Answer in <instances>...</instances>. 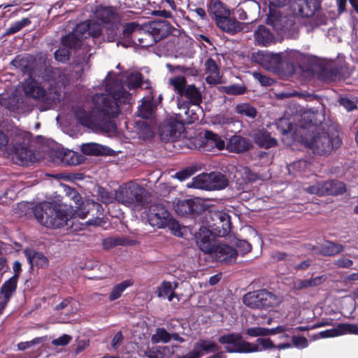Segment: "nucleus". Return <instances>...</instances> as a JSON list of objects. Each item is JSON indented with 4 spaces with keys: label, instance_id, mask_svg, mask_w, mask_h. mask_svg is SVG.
<instances>
[{
    "label": "nucleus",
    "instance_id": "obj_1",
    "mask_svg": "<svg viewBox=\"0 0 358 358\" xmlns=\"http://www.w3.org/2000/svg\"><path fill=\"white\" fill-rule=\"evenodd\" d=\"M217 341L220 344L227 345L224 349L229 353H249L275 348V345L268 338H259L256 340L257 343H251L243 340V336L239 333L222 335Z\"/></svg>",
    "mask_w": 358,
    "mask_h": 358
},
{
    "label": "nucleus",
    "instance_id": "obj_2",
    "mask_svg": "<svg viewBox=\"0 0 358 358\" xmlns=\"http://www.w3.org/2000/svg\"><path fill=\"white\" fill-rule=\"evenodd\" d=\"M33 213L37 221L49 229H61L67 225L69 220L66 210L55 203H40L34 208Z\"/></svg>",
    "mask_w": 358,
    "mask_h": 358
},
{
    "label": "nucleus",
    "instance_id": "obj_3",
    "mask_svg": "<svg viewBox=\"0 0 358 358\" xmlns=\"http://www.w3.org/2000/svg\"><path fill=\"white\" fill-rule=\"evenodd\" d=\"M108 96H103L100 110L103 115L115 117L120 113V103H126L129 99V94L117 80H109L106 84Z\"/></svg>",
    "mask_w": 358,
    "mask_h": 358
},
{
    "label": "nucleus",
    "instance_id": "obj_4",
    "mask_svg": "<svg viewBox=\"0 0 358 358\" xmlns=\"http://www.w3.org/2000/svg\"><path fill=\"white\" fill-rule=\"evenodd\" d=\"M149 192L141 185L132 181L126 182L115 191V200L124 206L143 208L148 203Z\"/></svg>",
    "mask_w": 358,
    "mask_h": 358
},
{
    "label": "nucleus",
    "instance_id": "obj_5",
    "mask_svg": "<svg viewBox=\"0 0 358 358\" xmlns=\"http://www.w3.org/2000/svg\"><path fill=\"white\" fill-rule=\"evenodd\" d=\"M269 23L277 31L287 32L294 29L295 25L294 14L283 15L281 9L287 6V1H268Z\"/></svg>",
    "mask_w": 358,
    "mask_h": 358
},
{
    "label": "nucleus",
    "instance_id": "obj_6",
    "mask_svg": "<svg viewBox=\"0 0 358 358\" xmlns=\"http://www.w3.org/2000/svg\"><path fill=\"white\" fill-rule=\"evenodd\" d=\"M303 141L306 147L319 155H329L333 150L338 148L342 144V140L338 136H330L327 132L318 133L310 139L304 138Z\"/></svg>",
    "mask_w": 358,
    "mask_h": 358
},
{
    "label": "nucleus",
    "instance_id": "obj_7",
    "mask_svg": "<svg viewBox=\"0 0 358 358\" xmlns=\"http://www.w3.org/2000/svg\"><path fill=\"white\" fill-rule=\"evenodd\" d=\"M243 302L249 308L262 309L274 307L278 303V299L273 292L260 289L244 294Z\"/></svg>",
    "mask_w": 358,
    "mask_h": 358
},
{
    "label": "nucleus",
    "instance_id": "obj_8",
    "mask_svg": "<svg viewBox=\"0 0 358 358\" xmlns=\"http://www.w3.org/2000/svg\"><path fill=\"white\" fill-rule=\"evenodd\" d=\"M148 223L154 227L163 229L171 227L174 230L178 224L174 221L171 213L162 203H154L149 206L147 213Z\"/></svg>",
    "mask_w": 358,
    "mask_h": 358
},
{
    "label": "nucleus",
    "instance_id": "obj_9",
    "mask_svg": "<svg viewBox=\"0 0 358 358\" xmlns=\"http://www.w3.org/2000/svg\"><path fill=\"white\" fill-rule=\"evenodd\" d=\"M194 185L196 188L208 191L218 190L228 185V180L220 172H210L197 176L194 179Z\"/></svg>",
    "mask_w": 358,
    "mask_h": 358
},
{
    "label": "nucleus",
    "instance_id": "obj_10",
    "mask_svg": "<svg viewBox=\"0 0 358 358\" xmlns=\"http://www.w3.org/2000/svg\"><path fill=\"white\" fill-rule=\"evenodd\" d=\"M304 189L308 194H317L318 196L341 195L347 191L345 184L336 180L317 182L306 187Z\"/></svg>",
    "mask_w": 358,
    "mask_h": 358
},
{
    "label": "nucleus",
    "instance_id": "obj_11",
    "mask_svg": "<svg viewBox=\"0 0 358 358\" xmlns=\"http://www.w3.org/2000/svg\"><path fill=\"white\" fill-rule=\"evenodd\" d=\"M207 207L204 201L195 197L178 200L175 206V210L178 215L194 219L201 215Z\"/></svg>",
    "mask_w": 358,
    "mask_h": 358
},
{
    "label": "nucleus",
    "instance_id": "obj_12",
    "mask_svg": "<svg viewBox=\"0 0 358 358\" xmlns=\"http://www.w3.org/2000/svg\"><path fill=\"white\" fill-rule=\"evenodd\" d=\"M208 227L214 236H226L231 230V217L224 212H214L210 215V220L208 221Z\"/></svg>",
    "mask_w": 358,
    "mask_h": 358
},
{
    "label": "nucleus",
    "instance_id": "obj_13",
    "mask_svg": "<svg viewBox=\"0 0 358 358\" xmlns=\"http://www.w3.org/2000/svg\"><path fill=\"white\" fill-rule=\"evenodd\" d=\"M208 255L215 262L231 264L236 262L238 252L234 248L226 243H217Z\"/></svg>",
    "mask_w": 358,
    "mask_h": 358
},
{
    "label": "nucleus",
    "instance_id": "obj_14",
    "mask_svg": "<svg viewBox=\"0 0 358 358\" xmlns=\"http://www.w3.org/2000/svg\"><path fill=\"white\" fill-rule=\"evenodd\" d=\"M296 55L294 51L279 53H268V62L278 69L282 70L283 74H293L295 72V66L291 61Z\"/></svg>",
    "mask_w": 358,
    "mask_h": 358
},
{
    "label": "nucleus",
    "instance_id": "obj_15",
    "mask_svg": "<svg viewBox=\"0 0 358 358\" xmlns=\"http://www.w3.org/2000/svg\"><path fill=\"white\" fill-rule=\"evenodd\" d=\"M183 125L175 119H169L161 123L159 134L164 141H173L180 137Z\"/></svg>",
    "mask_w": 358,
    "mask_h": 358
},
{
    "label": "nucleus",
    "instance_id": "obj_16",
    "mask_svg": "<svg viewBox=\"0 0 358 358\" xmlns=\"http://www.w3.org/2000/svg\"><path fill=\"white\" fill-rule=\"evenodd\" d=\"M144 29L151 34L156 43L169 36L173 29L171 23L166 20H153L144 24Z\"/></svg>",
    "mask_w": 358,
    "mask_h": 358
},
{
    "label": "nucleus",
    "instance_id": "obj_17",
    "mask_svg": "<svg viewBox=\"0 0 358 358\" xmlns=\"http://www.w3.org/2000/svg\"><path fill=\"white\" fill-rule=\"evenodd\" d=\"M288 6L294 10V14L302 17H313L320 10L321 1H287Z\"/></svg>",
    "mask_w": 358,
    "mask_h": 358
},
{
    "label": "nucleus",
    "instance_id": "obj_18",
    "mask_svg": "<svg viewBox=\"0 0 358 358\" xmlns=\"http://www.w3.org/2000/svg\"><path fill=\"white\" fill-rule=\"evenodd\" d=\"M225 148V142L222 137L210 130H206L203 137L201 139L199 149L203 152H210L215 148L222 150Z\"/></svg>",
    "mask_w": 358,
    "mask_h": 358
},
{
    "label": "nucleus",
    "instance_id": "obj_19",
    "mask_svg": "<svg viewBox=\"0 0 358 358\" xmlns=\"http://www.w3.org/2000/svg\"><path fill=\"white\" fill-rule=\"evenodd\" d=\"M255 143L260 148L268 150L278 145L276 138L272 136L271 133L264 128L255 130L252 133Z\"/></svg>",
    "mask_w": 358,
    "mask_h": 358
},
{
    "label": "nucleus",
    "instance_id": "obj_20",
    "mask_svg": "<svg viewBox=\"0 0 358 358\" xmlns=\"http://www.w3.org/2000/svg\"><path fill=\"white\" fill-rule=\"evenodd\" d=\"M226 148L230 152L243 153L252 148V143L248 138L240 135H234L229 138Z\"/></svg>",
    "mask_w": 358,
    "mask_h": 358
},
{
    "label": "nucleus",
    "instance_id": "obj_21",
    "mask_svg": "<svg viewBox=\"0 0 358 358\" xmlns=\"http://www.w3.org/2000/svg\"><path fill=\"white\" fill-rule=\"evenodd\" d=\"M76 215L81 219H85L90 212L95 211L96 214L102 215L103 210L102 206L98 202L91 199H86L81 201L78 205L74 206Z\"/></svg>",
    "mask_w": 358,
    "mask_h": 358
},
{
    "label": "nucleus",
    "instance_id": "obj_22",
    "mask_svg": "<svg viewBox=\"0 0 358 358\" xmlns=\"http://www.w3.org/2000/svg\"><path fill=\"white\" fill-rule=\"evenodd\" d=\"M94 15L98 20L106 24L114 26L120 21L118 15L113 7L99 6L95 10Z\"/></svg>",
    "mask_w": 358,
    "mask_h": 358
},
{
    "label": "nucleus",
    "instance_id": "obj_23",
    "mask_svg": "<svg viewBox=\"0 0 358 358\" xmlns=\"http://www.w3.org/2000/svg\"><path fill=\"white\" fill-rule=\"evenodd\" d=\"M211 236L213 235L209 228H201L198 236L196 237L199 248L206 254H209L214 245H216L213 243Z\"/></svg>",
    "mask_w": 358,
    "mask_h": 358
},
{
    "label": "nucleus",
    "instance_id": "obj_24",
    "mask_svg": "<svg viewBox=\"0 0 358 358\" xmlns=\"http://www.w3.org/2000/svg\"><path fill=\"white\" fill-rule=\"evenodd\" d=\"M216 24L224 31L232 35L243 29V24L235 18L230 17V15L217 20Z\"/></svg>",
    "mask_w": 358,
    "mask_h": 358
},
{
    "label": "nucleus",
    "instance_id": "obj_25",
    "mask_svg": "<svg viewBox=\"0 0 358 358\" xmlns=\"http://www.w3.org/2000/svg\"><path fill=\"white\" fill-rule=\"evenodd\" d=\"M255 41L257 44L267 47L275 41V36L264 25H259L254 33Z\"/></svg>",
    "mask_w": 358,
    "mask_h": 358
},
{
    "label": "nucleus",
    "instance_id": "obj_26",
    "mask_svg": "<svg viewBox=\"0 0 358 358\" xmlns=\"http://www.w3.org/2000/svg\"><path fill=\"white\" fill-rule=\"evenodd\" d=\"M205 71L208 74L206 78L207 83L216 85L220 83V75L218 66L215 61L212 58H208L205 62Z\"/></svg>",
    "mask_w": 358,
    "mask_h": 358
},
{
    "label": "nucleus",
    "instance_id": "obj_27",
    "mask_svg": "<svg viewBox=\"0 0 358 358\" xmlns=\"http://www.w3.org/2000/svg\"><path fill=\"white\" fill-rule=\"evenodd\" d=\"M23 90L27 96L35 99L44 100L47 95L45 90L38 86L34 80H27Z\"/></svg>",
    "mask_w": 358,
    "mask_h": 358
},
{
    "label": "nucleus",
    "instance_id": "obj_28",
    "mask_svg": "<svg viewBox=\"0 0 358 358\" xmlns=\"http://www.w3.org/2000/svg\"><path fill=\"white\" fill-rule=\"evenodd\" d=\"M181 97H184L188 100L189 103L195 106L199 110L200 104L202 102V94L199 88L194 85H188Z\"/></svg>",
    "mask_w": 358,
    "mask_h": 358
},
{
    "label": "nucleus",
    "instance_id": "obj_29",
    "mask_svg": "<svg viewBox=\"0 0 358 358\" xmlns=\"http://www.w3.org/2000/svg\"><path fill=\"white\" fill-rule=\"evenodd\" d=\"M208 12L213 15L215 22L231 13L230 9L222 1H210Z\"/></svg>",
    "mask_w": 358,
    "mask_h": 358
},
{
    "label": "nucleus",
    "instance_id": "obj_30",
    "mask_svg": "<svg viewBox=\"0 0 358 358\" xmlns=\"http://www.w3.org/2000/svg\"><path fill=\"white\" fill-rule=\"evenodd\" d=\"M344 246L331 241H327L319 247V252L323 256L332 257L343 252Z\"/></svg>",
    "mask_w": 358,
    "mask_h": 358
},
{
    "label": "nucleus",
    "instance_id": "obj_31",
    "mask_svg": "<svg viewBox=\"0 0 358 358\" xmlns=\"http://www.w3.org/2000/svg\"><path fill=\"white\" fill-rule=\"evenodd\" d=\"M178 283L175 282L174 287L169 281L164 280L157 288V296L159 298L167 297L169 301H171L176 296L174 290L178 287Z\"/></svg>",
    "mask_w": 358,
    "mask_h": 358
},
{
    "label": "nucleus",
    "instance_id": "obj_32",
    "mask_svg": "<svg viewBox=\"0 0 358 358\" xmlns=\"http://www.w3.org/2000/svg\"><path fill=\"white\" fill-rule=\"evenodd\" d=\"M153 39L154 38L151 34L144 29V24L142 26L141 29H139L138 32H136L134 35V42L142 48L152 46L156 43L155 41H152Z\"/></svg>",
    "mask_w": 358,
    "mask_h": 358
},
{
    "label": "nucleus",
    "instance_id": "obj_33",
    "mask_svg": "<svg viewBox=\"0 0 358 358\" xmlns=\"http://www.w3.org/2000/svg\"><path fill=\"white\" fill-rule=\"evenodd\" d=\"M46 75L49 80L58 82H65L68 80V69L67 68H56L48 66L45 69Z\"/></svg>",
    "mask_w": 358,
    "mask_h": 358
},
{
    "label": "nucleus",
    "instance_id": "obj_34",
    "mask_svg": "<svg viewBox=\"0 0 358 358\" xmlns=\"http://www.w3.org/2000/svg\"><path fill=\"white\" fill-rule=\"evenodd\" d=\"M342 71L341 66L331 64L324 66H323L321 68L320 74L327 80H335L341 76Z\"/></svg>",
    "mask_w": 358,
    "mask_h": 358
},
{
    "label": "nucleus",
    "instance_id": "obj_35",
    "mask_svg": "<svg viewBox=\"0 0 358 358\" xmlns=\"http://www.w3.org/2000/svg\"><path fill=\"white\" fill-rule=\"evenodd\" d=\"M55 155L60 160L69 165H76L80 163L78 156L76 152L67 149L57 150Z\"/></svg>",
    "mask_w": 358,
    "mask_h": 358
},
{
    "label": "nucleus",
    "instance_id": "obj_36",
    "mask_svg": "<svg viewBox=\"0 0 358 358\" xmlns=\"http://www.w3.org/2000/svg\"><path fill=\"white\" fill-rule=\"evenodd\" d=\"M61 43L64 47L69 50L79 49L83 45V41L80 39V37L73 31L64 36L61 39Z\"/></svg>",
    "mask_w": 358,
    "mask_h": 358
},
{
    "label": "nucleus",
    "instance_id": "obj_37",
    "mask_svg": "<svg viewBox=\"0 0 358 358\" xmlns=\"http://www.w3.org/2000/svg\"><path fill=\"white\" fill-rule=\"evenodd\" d=\"M220 346L215 342L210 340L200 339L194 344V350L200 352H216L219 351Z\"/></svg>",
    "mask_w": 358,
    "mask_h": 358
},
{
    "label": "nucleus",
    "instance_id": "obj_38",
    "mask_svg": "<svg viewBox=\"0 0 358 358\" xmlns=\"http://www.w3.org/2000/svg\"><path fill=\"white\" fill-rule=\"evenodd\" d=\"M17 281L15 276H12L6 280L0 289V295L10 300L16 291Z\"/></svg>",
    "mask_w": 358,
    "mask_h": 358
},
{
    "label": "nucleus",
    "instance_id": "obj_39",
    "mask_svg": "<svg viewBox=\"0 0 358 358\" xmlns=\"http://www.w3.org/2000/svg\"><path fill=\"white\" fill-rule=\"evenodd\" d=\"M134 285V280L131 279H128L121 282L119 284L115 285L111 289V292L109 294L108 299L110 301H113L117 299H119L122 293L127 289L128 287L132 286Z\"/></svg>",
    "mask_w": 358,
    "mask_h": 358
},
{
    "label": "nucleus",
    "instance_id": "obj_40",
    "mask_svg": "<svg viewBox=\"0 0 358 358\" xmlns=\"http://www.w3.org/2000/svg\"><path fill=\"white\" fill-rule=\"evenodd\" d=\"M235 112L242 116H246L250 119H255L257 115L256 108L249 103H238L235 106Z\"/></svg>",
    "mask_w": 358,
    "mask_h": 358
},
{
    "label": "nucleus",
    "instance_id": "obj_41",
    "mask_svg": "<svg viewBox=\"0 0 358 358\" xmlns=\"http://www.w3.org/2000/svg\"><path fill=\"white\" fill-rule=\"evenodd\" d=\"M68 70V80H78L81 79L83 75V62L78 60H73L69 66Z\"/></svg>",
    "mask_w": 358,
    "mask_h": 358
},
{
    "label": "nucleus",
    "instance_id": "obj_42",
    "mask_svg": "<svg viewBox=\"0 0 358 358\" xmlns=\"http://www.w3.org/2000/svg\"><path fill=\"white\" fill-rule=\"evenodd\" d=\"M76 120L83 126L90 128L93 125L92 114L83 108H78L74 113Z\"/></svg>",
    "mask_w": 358,
    "mask_h": 358
},
{
    "label": "nucleus",
    "instance_id": "obj_43",
    "mask_svg": "<svg viewBox=\"0 0 358 358\" xmlns=\"http://www.w3.org/2000/svg\"><path fill=\"white\" fill-rule=\"evenodd\" d=\"M81 151L87 155L99 156L105 154V148L98 143H88L82 145Z\"/></svg>",
    "mask_w": 358,
    "mask_h": 358
},
{
    "label": "nucleus",
    "instance_id": "obj_44",
    "mask_svg": "<svg viewBox=\"0 0 358 358\" xmlns=\"http://www.w3.org/2000/svg\"><path fill=\"white\" fill-rule=\"evenodd\" d=\"M16 159L22 166H29L33 162L34 154L29 149L22 147L15 152Z\"/></svg>",
    "mask_w": 358,
    "mask_h": 358
},
{
    "label": "nucleus",
    "instance_id": "obj_45",
    "mask_svg": "<svg viewBox=\"0 0 358 358\" xmlns=\"http://www.w3.org/2000/svg\"><path fill=\"white\" fill-rule=\"evenodd\" d=\"M28 260L31 267L35 265L38 268H43L48 266V259L41 252L34 251L33 254L28 255Z\"/></svg>",
    "mask_w": 358,
    "mask_h": 358
},
{
    "label": "nucleus",
    "instance_id": "obj_46",
    "mask_svg": "<svg viewBox=\"0 0 358 358\" xmlns=\"http://www.w3.org/2000/svg\"><path fill=\"white\" fill-rule=\"evenodd\" d=\"M322 282V276H317L315 278L307 280H298L295 283L296 289H303L308 287H316Z\"/></svg>",
    "mask_w": 358,
    "mask_h": 358
},
{
    "label": "nucleus",
    "instance_id": "obj_47",
    "mask_svg": "<svg viewBox=\"0 0 358 358\" xmlns=\"http://www.w3.org/2000/svg\"><path fill=\"white\" fill-rule=\"evenodd\" d=\"M315 113L311 110L303 112L301 115V127L303 128H308L316 126L317 122L315 118Z\"/></svg>",
    "mask_w": 358,
    "mask_h": 358
},
{
    "label": "nucleus",
    "instance_id": "obj_48",
    "mask_svg": "<svg viewBox=\"0 0 358 358\" xmlns=\"http://www.w3.org/2000/svg\"><path fill=\"white\" fill-rule=\"evenodd\" d=\"M170 83L173 87L175 91L181 96L187 88V80L185 76H179L170 80Z\"/></svg>",
    "mask_w": 358,
    "mask_h": 358
},
{
    "label": "nucleus",
    "instance_id": "obj_49",
    "mask_svg": "<svg viewBox=\"0 0 358 358\" xmlns=\"http://www.w3.org/2000/svg\"><path fill=\"white\" fill-rule=\"evenodd\" d=\"M30 24L31 20L29 18H22L21 20L11 24L10 26L6 29L5 35L9 36L14 34Z\"/></svg>",
    "mask_w": 358,
    "mask_h": 358
},
{
    "label": "nucleus",
    "instance_id": "obj_50",
    "mask_svg": "<svg viewBox=\"0 0 358 358\" xmlns=\"http://www.w3.org/2000/svg\"><path fill=\"white\" fill-rule=\"evenodd\" d=\"M356 324L339 323L336 327L337 336L345 334H354L357 332Z\"/></svg>",
    "mask_w": 358,
    "mask_h": 358
},
{
    "label": "nucleus",
    "instance_id": "obj_51",
    "mask_svg": "<svg viewBox=\"0 0 358 358\" xmlns=\"http://www.w3.org/2000/svg\"><path fill=\"white\" fill-rule=\"evenodd\" d=\"M171 339V334H169L164 328H157L156 334L152 336V342L158 343L162 342L168 343Z\"/></svg>",
    "mask_w": 358,
    "mask_h": 358
},
{
    "label": "nucleus",
    "instance_id": "obj_52",
    "mask_svg": "<svg viewBox=\"0 0 358 358\" xmlns=\"http://www.w3.org/2000/svg\"><path fill=\"white\" fill-rule=\"evenodd\" d=\"M142 26L136 22H128L124 24V29L122 31V36L124 38H131L134 39V35L138 32L139 29H141Z\"/></svg>",
    "mask_w": 358,
    "mask_h": 358
},
{
    "label": "nucleus",
    "instance_id": "obj_53",
    "mask_svg": "<svg viewBox=\"0 0 358 358\" xmlns=\"http://www.w3.org/2000/svg\"><path fill=\"white\" fill-rule=\"evenodd\" d=\"M153 106L151 101H144L138 108V116L148 119L152 115Z\"/></svg>",
    "mask_w": 358,
    "mask_h": 358
},
{
    "label": "nucleus",
    "instance_id": "obj_54",
    "mask_svg": "<svg viewBox=\"0 0 358 358\" xmlns=\"http://www.w3.org/2000/svg\"><path fill=\"white\" fill-rule=\"evenodd\" d=\"M271 258L276 262L286 261L289 265H292L294 255L285 252L275 250L271 254Z\"/></svg>",
    "mask_w": 358,
    "mask_h": 358
},
{
    "label": "nucleus",
    "instance_id": "obj_55",
    "mask_svg": "<svg viewBox=\"0 0 358 358\" xmlns=\"http://www.w3.org/2000/svg\"><path fill=\"white\" fill-rule=\"evenodd\" d=\"M97 193L100 196L102 203L108 204L113 202L115 199V194L114 195L108 189L99 186L97 189Z\"/></svg>",
    "mask_w": 358,
    "mask_h": 358
},
{
    "label": "nucleus",
    "instance_id": "obj_56",
    "mask_svg": "<svg viewBox=\"0 0 358 358\" xmlns=\"http://www.w3.org/2000/svg\"><path fill=\"white\" fill-rule=\"evenodd\" d=\"M327 21L328 17L325 15L320 13L319 10L313 17H310L309 24L312 28H315L321 25L327 24Z\"/></svg>",
    "mask_w": 358,
    "mask_h": 358
},
{
    "label": "nucleus",
    "instance_id": "obj_57",
    "mask_svg": "<svg viewBox=\"0 0 358 358\" xmlns=\"http://www.w3.org/2000/svg\"><path fill=\"white\" fill-rule=\"evenodd\" d=\"M143 76L141 73L131 74L127 77V86L130 90H135L142 85Z\"/></svg>",
    "mask_w": 358,
    "mask_h": 358
},
{
    "label": "nucleus",
    "instance_id": "obj_58",
    "mask_svg": "<svg viewBox=\"0 0 358 358\" xmlns=\"http://www.w3.org/2000/svg\"><path fill=\"white\" fill-rule=\"evenodd\" d=\"M55 59L62 63H66L70 59L71 52L66 48H60L54 53Z\"/></svg>",
    "mask_w": 358,
    "mask_h": 358
},
{
    "label": "nucleus",
    "instance_id": "obj_59",
    "mask_svg": "<svg viewBox=\"0 0 358 358\" xmlns=\"http://www.w3.org/2000/svg\"><path fill=\"white\" fill-rule=\"evenodd\" d=\"M247 88L244 85H231L224 87V92L229 95H241L246 92Z\"/></svg>",
    "mask_w": 358,
    "mask_h": 358
},
{
    "label": "nucleus",
    "instance_id": "obj_60",
    "mask_svg": "<svg viewBox=\"0 0 358 358\" xmlns=\"http://www.w3.org/2000/svg\"><path fill=\"white\" fill-rule=\"evenodd\" d=\"M138 134L143 139H150L152 138L155 136V133L151 126L145 122L140 124Z\"/></svg>",
    "mask_w": 358,
    "mask_h": 358
},
{
    "label": "nucleus",
    "instance_id": "obj_61",
    "mask_svg": "<svg viewBox=\"0 0 358 358\" xmlns=\"http://www.w3.org/2000/svg\"><path fill=\"white\" fill-rule=\"evenodd\" d=\"M46 340H47V337L46 336L36 337V338H34V339H32L31 341H29L19 343L17 344V348H18V349L20 350H22L23 351V350H25L31 348L34 345L42 343L44 341H45Z\"/></svg>",
    "mask_w": 358,
    "mask_h": 358
},
{
    "label": "nucleus",
    "instance_id": "obj_62",
    "mask_svg": "<svg viewBox=\"0 0 358 358\" xmlns=\"http://www.w3.org/2000/svg\"><path fill=\"white\" fill-rule=\"evenodd\" d=\"M90 23L88 21H85L77 24L73 30V32H75V34L80 37V39L83 41L84 34L87 32L90 33Z\"/></svg>",
    "mask_w": 358,
    "mask_h": 358
},
{
    "label": "nucleus",
    "instance_id": "obj_63",
    "mask_svg": "<svg viewBox=\"0 0 358 358\" xmlns=\"http://www.w3.org/2000/svg\"><path fill=\"white\" fill-rule=\"evenodd\" d=\"M277 128L282 134L285 135L292 129V124L286 119H280L277 123Z\"/></svg>",
    "mask_w": 358,
    "mask_h": 358
},
{
    "label": "nucleus",
    "instance_id": "obj_64",
    "mask_svg": "<svg viewBox=\"0 0 358 358\" xmlns=\"http://www.w3.org/2000/svg\"><path fill=\"white\" fill-rule=\"evenodd\" d=\"M246 334L252 337L266 336L267 328L260 327H251L246 330Z\"/></svg>",
    "mask_w": 358,
    "mask_h": 358
}]
</instances>
